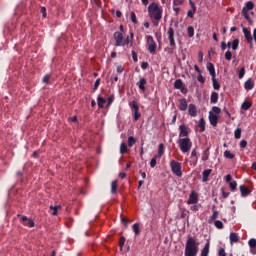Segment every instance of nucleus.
<instances>
[{"label": "nucleus", "instance_id": "aec40b11", "mask_svg": "<svg viewBox=\"0 0 256 256\" xmlns=\"http://www.w3.org/2000/svg\"><path fill=\"white\" fill-rule=\"evenodd\" d=\"M180 111H187V99L181 98L179 100V106H178Z\"/></svg>", "mask_w": 256, "mask_h": 256}, {"label": "nucleus", "instance_id": "4c0bfd02", "mask_svg": "<svg viewBox=\"0 0 256 256\" xmlns=\"http://www.w3.org/2000/svg\"><path fill=\"white\" fill-rule=\"evenodd\" d=\"M232 49H233V51H237L239 49V39L233 40Z\"/></svg>", "mask_w": 256, "mask_h": 256}, {"label": "nucleus", "instance_id": "4d7b16f0", "mask_svg": "<svg viewBox=\"0 0 256 256\" xmlns=\"http://www.w3.org/2000/svg\"><path fill=\"white\" fill-rule=\"evenodd\" d=\"M99 85H101V78H98L94 83V90L99 89Z\"/></svg>", "mask_w": 256, "mask_h": 256}, {"label": "nucleus", "instance_id": "a878e982", "mask_svg": "<svg viewBox=\"0 0 256 256\" xmlns=\"http://www.w3.org/2000/svg\"><path fill=\"white\" fill-rule=\"evenodd\" d=\"M132 230H133V232L135 233L136 236L141 235V228H140L139 223L133 224Z\"/></svg>", "mask_w": 256, "mask_h": 256}, {"label": "nucleus", "instance_id": "dca6fc26", "mask_svg": "<svg viewBox=\"0 0 256 256\" xmlns=\"http://www.w3.org/2000/svg\"><path fill=\"white\" fill-rule=\"evenodd\" d=\"M248 245L250 247V253H252V255H256V239L252 238L248 241Z\"/></svg>", "mask_w": 256, "mask_h": 256}, {"label": "nucleus", "instance_id": "680f3d73", "mask_svg": "<svg viewBox=\"0 0 256 256\" xmlns=\"http://www.w3.org/2000/svg\"><path fill=\"white\" fill-rule=\"evenodd\" d=\"M121 222L125 225V227H127L129 225V219L125 218V217H121Z\"/></svg>", "mask_w": 256, "mask_h": 256}, {"label": "nucleus", "instance_id": "8fccbe9b", "mask_svg": "<svg viewBox=\"0 0 256 256\" xmlns=\"http://www.w3.org/2000/svg\"><path fill=\"white\" fill-rule=\"evenodd\" d=\"M123 245H125V237H121L119 240L120 251H123Z\"/></svg>", "mask_w": 256, "mask_h": 256}, {"label": "nucleus", "instance_id": "e433bc0d", "mask_svg": "<svg viewBox=\"0 0 256 256\" xmlns=\"http://www.w3.org/2000/svg\"><path fill=\"white\" fill-rule=\"evenodd\" d=\"M187 33L188 37H193L195 35V28H193V26H188Z\"/></svg>", "mask_w": 256, "mask_h": 256}, {"label": "nucleus", "instance_id": "6e6d98bb", "mask_svg": "<svg viewBox=\"0 0 256 256\" xmlns=\"http://www.w3.org/2000/svg\"><path fill=\"white\" fill-rule=\"evenodd\" d=\"M219 217V211L215 210L211 216V220L215 221Z\"/></svg>", "mask_w": 256, "mask_h": 256}, {"label": "nucleus", "instance_id": "0e129e2a", "mask_svg": "<svg viewBox=\"0 0 256 256\" xmlns=\"http://www.w3.org/2000/svg\"><path fill=\"white\" fill-rule=\"evenodd\" d=\"M132 59L135 63H137V61H139V59L137 58V52L132 51Z\"/></svg>", "mask_w": 256, "mask_h": 256}, {"label": "nucleus", "instance_id": "ea45409f", "mask_svg": "<svg viewBox=\"0 0 256 256\" xmlns=\"http://www.w3.org/2000/svg\"><path fill=\"white\" fill-rule=\"evenodd\" d=\"M209 159V148H207L202 156V161H207Z\"/></svg>", "mask_w": 256, "mask_h": 256}, {"label": "nucleus", "instance_id": "4be33fe9", "mask_svg": "<svg viewBox=\"0 0 256 256\" xmlns=\"http://www.w3.org/2000/svg\"><path fill=\"white\" fill-rule=\"evenodd\" d=\"M230 243L233 245V243H239V235L235 232L230 233Z\"/></svg>", "mask_w": 256, "mask_h": 256}, {"label": "nucleus", "instance_id": "864d4df0", "mask_svg": "<svg viewBox=\"0 0 256 256\" xmlns=\"http://www.w3.org/2000/svg\"><path fill=\"white\" fill-rule=\"evenodd\" d=\"M49 79H51V75L46 74L43 78V83H45L46 85H49Z\"/></svg>", "mask_w": 256, "mask_h": 256}, {"label": "nucleus", "instance_id": "f8f14e48", "mask_svg": "<svg viewBox=\"0 0 256 256\" xmlns=\"http://www.w3.org/2000/svg\"><path fill=\"white\" fill-rule=\"evenodd\" d=\"M197 201H199V196L197 195V193H195V191L191 192L189 199L187 201L188 205H195Z\"/></svg>", "mask_w": 256, "mask_h": 256}, {"label": "nucleus", "instance_id": "5701e85b", "mask_svg": "<svg viewBox=\"0 0 256 256\" xmlns=\"http://www.w3.org/2000/svg\"><path fill=\"white\" fill-rule=\"evenodd\" d=\"M251 107H253V103L249 102V101H244L241 105V109L243 111H249V109H251Z\"/></svg>", "mask_w": 256, "mask_h": 256}, {"label": "nucleus", "instance_id": "5fc2aeb1", "mask_svg": "<svg viewBox=\"0 0 256 256\" xmlns=\"http://www.w3.org/2000/svg\"><path fill=\"white\" fill-rule=\"evenodd\" d=\"M221 192H222L223 199H227V197H229L230 195L229 192H225V188H221Z\"/></svg>", "mask_w": 256, "mask_h": 256}, {"label": "nucleus", "instance_id": "9b49d317", "mask_svg": "<svg viewBox=\"0 0 256 256\" xmlns=\"http://www.w3.org/2000/svg\"><path fill=\"white\" fill-rule=\"evenodd\" d=\"M21 223L25 227H35V221H33V219L28 218L27 216H22Z\"/></svg>", "mask_w": 256, "mask_h": 256}, {"label": "nucleus", "instance_id": "e2e57ef3", "mask_svg": "<svg viewBox=\"0 0 256 256\" xmlns=\"http://www.w3.org/2000/svg\"><path fill=\"white\" fill-rule=\"evenodd\" d=\"M197 80L199 83H205V77L201 73L198 75Z\"/></svg>", "mask_w": 256, "mask_h": 256}, {"label": "nucleus", "instance_id": "37998d69", "mask_svg": "<svg viewBox=\"0 0 256 256\" xmlns=\"http://www.w3.org/2000/svg\"><path fill=\"white\" fill-rule=\"evenodd\" d=\"M130 18H131L132 23L137 25V15H135V12L130 13Z\"/></svg>", "mask_w": 256, "mask_h": 256}, {"label": "nucleus", "instance_id": "2eb2a0df", "mask_svg": "<svg viewBox=\"0 0 256 256\" xmlns=\"http://www.w3.org/2000/svg\"><path fill=\"white\" fill-rule=\"evenodd\" d=\"M188 115H190V117H197V106H195V104H189Z\"/></svg>", "mask_w": 256, "mask_h": 256}, {"label": "nucleus", "instance_id": "473e14b6", "mask_svg": "<svg viewBox=\"0 0 256 256\" xmlns=\"http://www.w3.org/2000/svg\"><path fill=\"white\" fill-rule=\"evenodd\" d=\"M137 143V139L133 136L128 137V147H133Z\"/></svg>", "mask_w": 256, "mask_h": 256}, {"label": "nucleus", "instance_id": "b1692460", "mask_svg": "<svg viewBox=\"0 0 256 256\" xmlns=\"http://www.w3.org/2000/svg\"><path fill=\"white\" fill-rule=\"evenodd\" d=\"M207 70L209 71L212 78L216 77L215 66L213 65V63H209L207 65Z\"/></svg>", "mask_w": 256, "mask_h": 256}, {"label": "nucleus", "instance_id": "13d9d810", "mask_svg": "<svg viewBox=\"0 0 256 256\" xmlns=\"http://www.w3.org/2000/svg\"><path fill=\"white\" fill-rule=\"evenodd\" d=\"M40 13H42V17H47V8L41 7L40 8Z\"/></svg>", "mask_w": 256, "mask_h": 256}, {"label": "nucleus", "instance_id": "423d86ee", "mask_svg": "<svg viewBox=\"0 0 256 256\" xmlns=\"http://www.w3.org/2000/svg\"><path fill=\"white\" fill-rule=\"evenodd\" d=\"M114 39L116 41L115 46L116 47H125V38H123V32H115L114 33Z\"/></svg>", "mask_w": 256, "mask_h": 256}, {"label": "nucleus", "instance_id": "6ab92c4d", "mask_svg": "<svg viewBox=\"0 0 256 256\" xmlns=\"http://www.w3.org/2000/svg\"><path fill=\"white\" fill-rule=\"evenodd\" d=\"M209 121H210L211 125H213V127H217V123L219 121L217 114H213L210 112Z\"/></svg>", "mask_w": 256, "mask_h": 256}, {"label": "nucleus", "instance_id": "4468645a", "mask_svg": "<svg viewBox=\"0 0 256 256\" xmlns=\"http://www.w3.org/2000/svg\"><path fill=\"white\" fill-rule=\"evenodd\" d=\"M240 193H241V197H249V195H251V189H249L245 185H241L240 186Z\"/></svg>", "mask_w": 256, "mask_h": 256}, {"label": "nucleus", "instance_id": "9d476101", "mask_svg": "<svg viewBox=\"0 0 256 256\" xmlns=\"http://www.w3.org/2000/svg\"><path fill=\"white\" fill-rule=\"evenodd\" d=\"M167 35L170 42V46L175 47V30L173 29V27H169Z\"/></svg>", "mask_w": 256, "mask_h": 256}, {"label": "nucleus", "instance_id": "393cba45", "mask_svg": "<svg viewBox=\"0 0 256 256\" xmlns=\"http://www.w3.org/2000/svg\"><path fill=\"white\" fill-rule=\"evenodd\" d=\"M209 247H210V244L208 242V243L205 244V246L201 250L200 256H209Z\"/></svg>", "mask_w": 256, "mask_h": 256}, {"label": "nucleus", "instance_id": "cd10ccee", "mask_svg": "<svg viewBox=\"0 0 256 256\" xmlns=\"http://www.w3.org/2000/svg\"><path fill=\"white\" fill-rule=\"evenodd\" d=\"M174 88H175V89H181V90L183 91V80L177 79V80L174 82Z\"/></svg>", "mask_w": 256, "mask_h": 256}, {"label": "nucleus", "instance_id": "49530a36", "mask_svg": "<svg viewBox=\"0 0 256 256\" xmlns=\"http://www.w3.org/2000/svg\"><path fill=\"white\" fill-rule=\"evenodd\" d=\"M157 166V156L151 159L150 161V167L153 169L154 167Z\"/></svg>", "mask_w": 256, "mask_h": 256}, {"label": "nucleus", "instance_id": "f257e3e1", "mask_svg": "<svg viewBox=\"0 0 256 256\" xmlns=\"http://www.w3.org/2000/svg\"><path fill=\"white\" fill-rule=\"evenodd\" d=\"M199 253V242H197V238L193 236H188L186 241L184 255L185 256H197Z\"/></svg>", "mask_w": 256, "mask_h": 256}, {"label": "nucleus", "instance_id": "338daca9", "mask_svg": "<svg viewBox=\"0 0 256 256\" xmlns=\"http://www.w3.org/2000/svg\"><path fill=\"white\" fill-rule=\"evenodd\" d=\"M149 68V63L148 62H142L141 63V69H148Z\"/></svg>", "mask_w": 256, "mask_h": 256}, {"label": "nucleus", "instance_id": "f03ea898", "mask_svg": "<svg viewBox=\"0 0 256 256\" xmlns=\"http://www.w3.org/2000/svg\"><path fill=\"white\" fill-rule=\"evenodd\" d=\"M148 15L150 19H154L155 21H161L163 19V7L159 6V4L152 2L148 6Z\"/></svg>", "mask_w": 256, "mask_h": 256}, {"label": "nucleus", "instance_id": "79ce46f5", "mask_svg": "<svg viewBox=\"0 0 256 256\" xmlns=\"http://www.w3.org/2000/svg\"><path fill=\"white\" fill-rule=\"evenodd\" d=\"M229 187H230L231 191H235L237 189V181H231L229 183Z\"/></svg>", "mask_w": 256, "mask_h": 256}, {"label": "nucleus", "instance_id": "6e6552de", "mask_svg": "<svg viewBox=\"0 0 256 256\" xmlns=\"http://www.w3.org/2000/svg\"><path fill=\"white\" fill-rule=\"evenodd\" d=\"M179 137L187 138L189 137V133H191V130L187 127V125L182 124L179 126Z\"/></svg>", "mask_w": 256, "mask_h": 256}, {"label": "nucleus", "instance_id": "774afa93", "mask_svg": "<svg viewBox=\"0 0 256 256\" xmlns=\"http://www.w3.org/2000/svg\"><path fill=\"white\" fill-rule=\"evenodd\" d=\"M240 147H241V149H245V147H247V142H246V140H242V141L240 142Z\"/></svg>", "mask_w": 256, "mask_h": 256}, {"label": "nucleus", "instance_id": "603ef678", "mask_svg": "<svg viewBox=\"0 0 256 256\" xmlns=\"http://www.w3.org/2000/svg\"><path fill=\"white\" fill-rule=\"evenodd\" d=\"M183 0H173V6L179 7V5H183Z\"/></svg>", "mask_w": 256, "mask_h": 256}, {"label": "nucleus", "instance_id": "7ed1b4c3", "mask_svg": "<svg viewBox=\"0 0 256 256\" xmlns=\"http://www.w3.org/2000/svg\"><path fill=\"white\" fill-rule=\"evenodd\" d=\"M178 147L182 153H189L191 151V148L193 147V142H191V138H180L177 140Z\"/></svg>", "mask_w": 256, "mask_h": 256}, {"label": "nucleus", "instance_id": "c03bdc74", "mask_svg": "<svg viewBox=\"0 0 256 256\" xmlns=\"http://www.w3.org/2000/svg\"><path fill=\"white\" fill-rule=\"evenodd\" d=\"M245 77V67H242L238 74V79H243Z\"/></svg>", "mask_w": 256, "mask_h": 256}, {"label": "nucleus", "instance_id": "20e7f679", "mask_svg": "<svg viewBox=\"0 0 256 256\" xmlns=\"http://www.w3.org/2000/svg\"><path fill=\"white\" fill-rule=\"evenodd\" d=\"M255 9V3L252 1H248L245 4V7L242 9V15L248 21V23H252L251 17L249 16V11H253Z\"/></svg>", "mask_w": 256, "mask_h": 256}, {"label": "nucleus", "instance_id": "412c9836", "mask_svg": "<svg viewBox=\"0 0 256 256\" xmlns=\"http://www.w3.org/2000/svg\"><path fill=\"white\" fill-rule=\"evenodd\" d=\"M218 101H219V93L212 92L210 96V103H212V105H215V103H218Z\"/></svg>", "mask_w": 256, "mask_h": 256}, {"label": "nucleus", "instance_id": "a18cd8bd", "mask_svg": "<svg viewBox=\"0 0 256 256\" xmlns=\"http://www.w3.org/2000/svg\"><path fill=\"white\" fill-rule=\"evenodd\" d=\"M141 119V113H139V110H134V121H139Z\"/></svg>", "mask_w": 256, "mask_h": 256}, {"label": "nucleus", "instance_id": "58836bf2", "mask_svg": "<svg viewBox=\"0 0 256 256\" xmlns=\"http://www.w3.org/2000/svg\"><path fill=\"white\" fill-rule=\"evenodd\" d=\"M224 157H226V159H235V155L231 153V151L226 150L224 152Z\"/></svg>", "mask_w": 256, "mask_h": 256}, {"label": "nucleus", "instance_id": "72a5a7b5", "mask_svg": "<svg viewBox=\"0 0 256 256\" xmlns=\"http://www.w3.org/2000/svg\"><path fill=\"white\" fill-rule=\"evenodd\" d=\"M163 153H165V145L161 143L158 148V157H163Z\"/></svg>", "mask_w": 256, "mask_h": 256}, {"label": "nucleus", "instance_id": "ddd939ff", "mask_svg": "<svg viewBox=\"0 0 256 256\" xmlns=\"http://www.w3.org/2000/svg\"><path fill=\"white\" fill-rule=\"evenodd\" d=\"M213 173V169H206L202 172V182L207 183L209 181V177Z\"/></svg>", "mask_w": 256, "mask_h": 256}, {"label": "nucleus", "instance_id": "c756f323", "mask_svg": "<svg viewBox=\"0 0 256 256\" xmlns=\"http://www.w3.org/2000/svg\"><path fill=\"white\" fill-rule=\"evenodd\" d=\"M212 84H213V89H215L216 91H219V89H221V84H219V82L217 81V78H212Z\"/></svg>", "mask_w": 256, "mask_h": 256}, {"label": "nucleus", "instance_id": "2f4dec72", "mask_svg": "<svg viewBox=\"0 0 256 256\" xmlns=\"http://www.w3.org/2000/svg\"><path fill=\"white\" fill-rule=\"evenodd\" d=\"M198 127L200 128V133H203L205 131V119L201 118L199 120Z\"/></svg>", "mask_w": 256, "mask_h": 256}, {"label": "nucleus", "instance_id": "c9c22d12", "mask_svg": "<svg viewBox=\"0 0 256 256\" xmlns=\"http://www.w3.org/2000/svg\"><path fill=\"white\" fill-rule=\"evenodd\" d=\"M61 208V205H57V206H50V209L53 211L52 215H58L59 213V209Z\"/></svg>", "mask_w": 256, "mask_h": 256}, {"label": "nucleus", "instance_id": "a19ab883", "mask_svg": "<svg viewBox=\"0 0 256 256\" xmlns=\"http://www.w3.org/2000/svg\"><path fill=\"white\" fill-rule=\"evenodd\" d=\"M225 59L226 61H231V59H233V53H231V51H226L225 53Z\"/></svg>", "mask_w": 256, "mask_h": 256}, {"label": "nucleus", "instance_id": "bb28decb", "mask_svg": "<svg viewBox=\"0 0 256 256\" xmlns=\"http://www.w3.org/2000/svg\"><path fill=\"white\" fill-rule=\"evenodd\" d=\"M97 101H98V107H99L100 109H103V107H105V103H107V100H105V98H103V97H101V96H99V97L97 98Z\"/></svg>", "mask_w": 256, "mask_h": 256}, {"label": "nucleus", "instance_id": "69168bd1", "mask_svg": "<svg viewBox=\"0 0 256 256\" xmlns=\"http://www.w3.org/2000/svg\"><path fill=\"white\" fill-rule=\"evenodd\" d=\"M191 158H195V161H197V150L193 149L192 152H191Z\"/></svg>", "mask_w": 256, "mask_h": 256}, {"label": "nucleus", "instance_id": "f704fd0d", "mask_svg": "<svg viewBox=\"0 0 256 256\" xmlns=\"http://www.w3.org/2000/svg\"><path fill=\"white\" fill-rule=\"evenodd\" d=\"M129 107H131V109L134 111H139V104H137V101L135 100L129 103Z\"/></svg>", "mask_w": 256, "mask_h": 256}, {"label": "nucleus", "instance_id": "a211bd4d", "mask_svg": "<svg viewBox=\"0 0 256 256\" xmlns=\"http://www.w3.org/2000/svg\"><path fill=\"white\" fill-rule=\"evenodd\" d=\"M138 89H140V91H145V86L147 85V79L145 78H141L137 83H136Z\"/></svg>", "mask_w": 256, "mask_h": 256}, {"label": "nucleus", "instance_id": "0eeeda50", "mask_svg": "<svg viewBox=\"0 0 256 256\" xmlns=\"http://www.w3.org/2000/svg\"><path fill=\"white\" fill-rule=\"evenodd\" d=\"M146 39L149 53L152 55L155 54V51H157V44L155 43L153 36H147Z\"/></svg>", "mask_w": 256, "mask_h": 256}, {"label": "nucleus", "instance_id": "f3484780", "mask_svg": "<svg viewBox=\"0 0 256 256\" xmlns=\"http://www.w3.org/2000/svg\"><path fill=\"white\" fill-rule=\"evenodd\" d=\"M244 88L246 91L253 90L255 88V82L252 79H248L244 84Z\"/></svg>", "mask_w": 256, "mask_h": 256}, {"label": "nucleus", "instance_id": "bf43d9fd", "mask_svg": "<svg viewBox=\"0 0 256 256\" xmlns=\"http://www.w3.org/2000/svg\"><path fill=\"white\" fill-rule=\"evenodd\" d=\"M218 256H227V252H225L224 248H220L219 249Z\"/></svg>", "mask_w": 256, "mask_h": 256}, {"label": "nucleus", "instance_id": "c85d7f7f", "mask_svg": "<svg viewBox=\"0 0 256 256\" xmlns=\"http://www.w3.org/2000/svg\"><path fill=\"white\" fill-rule=\"evenodd\" d=\"M127 151H129V149L127 148V143L122 142L121 145H120L121 155H125V153H127Z\"/></svg>", "mask_w": 256, "mask_h": 256}, {"label": "nucleus", "instance_id": "1a4fd4ad", "mask_svg": "<svg viewBox=\"0 0 256 256\" xmlns=\"http://www.w3.org/2000/svg\"><path fill=\"white\" fill-rule=\"evenodd\" d=\"M242 31L244 33V37L247 43L250 44V47H253V36L251 35V31H249V29H247L246 27H243Z\"/></svg>", "mask_w": 256, "mask_h": 256}, {"label": "nucleus", "instance_id": "052dcab7", "mask_svg": "<svg viewBox=\"0 0 256 256\" xmlns=\"http://www.w3.org/2000/svg\"><path fill=\"white\" fill-rule=\"evenodd\" d=\"M187 17H190V19H193L195 17V11L194 10H189L187 12Z\"/></svg>", "mask_w": 256, "mask_h": 256}, {"label": "nucleus", "instance_id": "de8ad7c7", "mask_svg": "<svg viewBox=\"0 0 256 256\" xmlns=\"http://www.w3.org/2000/svg\"><path fill=\"white\" fill-rule=\"evenodd\" d=\"M214 225L217 229H223V222L221 220L215 221Z\"/></svg>", "mask_w": 256, "mask_h": 256}, {"label": "nucleus", "instance_id": "09e8293b", "mask_svg": "<svg viewBox=\"0 0 256 256\" xmlns=\"http://www.w3.org/2000/svg\"><path fill=\"white\" fill-rule=\"evenodd\" d=\"M235 139H239L241 137V128H237L234 132Z\"/></svg>", "mask_w": 256, "mask_h": 256}, {"label": "nucleus", "instance_id": "39448f33", "mask_svg": "<svg viewBox=\"0 0 256 256\" xmlns=\"http://www.w3.org/2000/svg\"><path fill=\"white\" fill-rule=\"evenodd\" d=\"M170 167L173 175H176V177H183V167L181 166V163L172 160L170 162Z\"/></svg>", "mask_w": 256, "mask_h": 256}, {"label": "nucleus", "instance_id": "7c9ffc66", "mask_svg": "<svg viewBox=\"0 0 256 256\" xmlns=\"http://www.w3.org/2000/svg\"><path fill=\"white\" fill-rule=\"evenodd\" d=\"M111 193L112 195H115L117 193V180H114L111 183Z\"/></svg>", "mask_w": 256, "mask_h": 256}, {"label": "nucleus", "instance_id": "3c124183", "mask_svg": "<svg viewBox=\"0 0 256 256\" xmlns=\"http://www.w3.org/2000/svg\"><path fill=\"white\" fill-rule=\"evenodd\" d=\"M212 111L213 113H215L216 115H219L221 113V108L217 107V106H213L212 107Z\"/></svg>", "mask_w": 256, "mask_h": 256}]
</instances>
